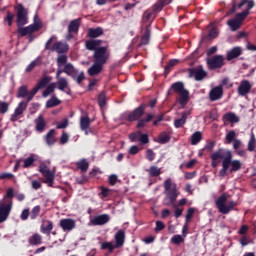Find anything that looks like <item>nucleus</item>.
<instances>
[{
    "label": "nucleus",
    "mask_w": 256,
    "mask_h": 256,
    "mask_svg": "<svg viewBox=\"0 0 256 256\" xmlns=\"http://www.w3.org/2000/svg\"><path fill=\"white\" fill-rule=\"evenodd\" d=\"M210 159L211 167L213 169H217L219 166V159H222V168L219 171V177H226L228 172L237 173V171H241V167H243L241 160H233V153L231 150H225L223 148H219L212 153Z\"/></svg>",
    "instance_id": "1"
},
{
    "label": "nucleus",
    "mask_w": 256,
    "mask_h": 256,
    "mask_svg": "<svg viewBox=\"0 0 256 256\" xmlns=\"http://www.w3.org/2000/svg\"><path fill=\"white\" fill-rule=\"evenodd\" d=\"M145 109H147V104H140L137 108H135L132 112H130L126 118V121H129V123H133L135 121H138L136 128L137 129H143L147 127V123H151V120L153 121V126L157 127L161 121H164L165 115L160 114L158 116H155L153 113L146 114V117L143 118V115H145Z\"/></svg>",
    "instance_id": "2"
},
{
    "label": "nucleus",
    "mask_w": 256,
    "mask_h": 256,
    "mask_svg": "<svg viewBox=\"0 0 256 256\" xmlns=\"http://www.w3.org/2000/svg\"><path fill=\"white\" fill-rule=\"evenodd\" d=\"M94 64L88 69V75L90 77H95L103 71V66L107 63L109 59V53H107V48H99L96 53L93 54Z\"/></svg>",
    "instance_id": "3"
},
{
    "label": "nucleus",
    "mask_w": 256,
    "mask_h": 256,
    "mask_svg": "<svg viewBox=\"0 0 256 256\" xmlns=\"http://www.w3.org/2000/svg\"><path fill=\"white\" fill-rule=\"evenodd\" d=\"M13 197H15V189L8 188L4 196L5 203L0 204V223H5L9 219L13 209Z\"/></svg>",
    "instance_id": "4"
},
{
    "label": "nucleus",
    "mask_w": 256,
    "mask_h": 256,
    "mask_svg": "<svg viewBox=\"0 0 256 256\" xmlns=\"http://www.w3.org/2000/svg\"><path fill=\"white\" fill-rule=\"evenodd\" d=\"M171 91L179 94V104L181 107H185V105L189 103V91L185 89V84H183V82L173 83L167 91V95H171Z\"/></svg>",
    "instance_id": "5"
},
{
    "label": "nucleus",
    "mask_w": 256,
    "mask_h": 256,
    "mask_svg": "<svg viewBox=\"0 0 256 256\" xmlns=\"http://www.w3.org/2000/svg\"><path fill=\"white\" fill-rule=\"evenodd\" d=\"M164 189L166 191L164 205H173V203L177 201V197H179V193H177V184H173L171 178H168L164 181Z\"/></svg>",
    "instance_id": "6"
},
{
    "label": "nucleus",
    "mask_w": 256,
    "mask_h": 256,
    "mask_svg": "<svg viewBox=\"0 0 256 256\" xmlns=\"http://www.w3.org/2000/svg\"><path fill=\"white\" fill-rule=\"evenodd\" d=\"M56 39H57V36L52 35L48 39V41L45 43V50L51 51L52 53L55 52L59 54L67 53V51H69V44L61 41L54 42ZM52 43L53 45L51 46Z\"/></svg>",
    "instance_id": "7"
},
{
    "label": "nucleus",
    "mask_w": 256,
    "mask_h": 256,
    "mask_svg": "<svg viewBox=\"0 0 256 256\" xmlns=\"http://www.w3.org/2000/svg\"><path fill=\"white\" fill-rule=\"evenodd\" d=\"M43 28V23L40 19L35 20L33 24L23 27V26H17V33L20 35V37H27V35H32V33H35L37 31H41Z\"/></svg>",
    "instance_id": "8"
},
{
    "label": "nucleus",
    "mask_w": 256,
    "mask_h": 256,
    "mask_svg": "<svg viewBox=\"0 0 256 256\" xmlns=\"http://www.w3.org/2000/svg\"><path fill=\"white\" fill-rule=\"evenodd\" d=\"M39 172L45 178V183H47L49 187H53V183H55V172L49 169L47 163H40Z\"/></svg>",
    "instance_id": "9"
},
{
    "label": "nucleus",
    "mask_w": 256,
    "mask_h": 256,
    "mask_svg": "<svg viewBox=\"0 0 256 256\" xmlns=\"http://www.w3.org/2000/svg\"><path fill=\"white\" fill-rule=\"evenodd\" d=\"M15 11L17 13V27H23L24 25H27L29 23V18L27 17L29 13L27 12V9H25V6H23V4H18L15 6Z\"/></svg>",
    "instance_id": "10"
},
{
    "label": "nucleus",
    "mask_w": 256,
    "mask_h": 256,
    "mask_svg": "<svg viewBox=\"0 0 256 256\" xmlns=\"http://www.w3.org/2000/svg\"><path fill=\"white\" fill-rule=\"evenodd\" d=\"M189 79H195V81H203L207 77V71L203 68V65L198 67L189 68L187 70Z\"/></svg>",
    "instance_id": "11"
},
{
    "label": "nucleus",
    "mask_w": 256,
    "mask_h": 256,
    "mask_svg": "<svg viewBox=\"0 0 256 256\" xmlns=\"http://www.w3.org/2000/svg\"><path fill=\"white\" fill-rule=\"evenodd\" d=\"M225 65V57L223 55H215L207 59V66L210 71L221 69Z\"/></svg>",
    "instance_id": "12"
},
{
    "label": "nucleus",
    "mask_w": 256,
    "mask_h": 256,
    "mask_svg": "<svg viewBox=\"0 0 256 256\" xmlns=\"http://www.w3.org/2000/svg\"><path fill=\"white\" fill-rule=\"evenodd\" d=\"M16 97L18 99H25V97H26L25 102L29 103L30 101H33V97H35V95L31 96V91H29V88H27V85H22L18 88Z\"/></svg>",
    "instance_id": "13"
},
{
    "label": "nucleus",
    "mask_w": 256,
    "mask_h": 256,
    "mask_svg": "<svg viewBox=\"0 0 256 256\" xmlns=\"http://www.w3.org/2000/svg\"><path fill=\"white\" fill-rule=\"evenodd\" d=\"M110 220H111V217H109L108 214H100V215L94 216L90 220V223L91 225H94V226H102V225H107V223H109Z\"/></svg>",
    "instance_id": "14"
},
{
    "label": "nucleus",
    "mask_w": 256,
    "mask_h": 256,
    "mask_svg": "<svg viewBox=\"0 0 256 256\" xmlns=\"http://www.w3.org/2000/svg\"><path fill=\"white\" fill-rule=\"evenodd\" d=\"M103 43V40H87L85 42V48L88 51H94V53H97V51H99V49L104 48L107 49V47L105 46H100Z\"/></svg>",
    "instance_id": "15"
},
{
    "label": "nucleus",
    "mask_w": 256,
    "mask_h": 256,
    "mask_svg": "<svg viewBox=\"0 0 256 256\" xmlns=\"http://www.w3.org/2000/svg\"><path fill=\"white\" fill-rule=\"evenodd\" d=\"M251 89V82H249V80H242L237 89L238 95L245 97V95H249V93H251Z\"/></svg>",
    "instance_id": "16"
},
{
    "label": "nucleus",
    "mask_w": 256,
    "mask_h": 256,
    "mask_svg": "<svg viewBox=\"0 0 256 256\" xmlns=\"http://www.w3.org/2000/svg\"><path fill=\"white\" fill-rule=\"evenodd\" d=\"M220 99H223V86H216L210 90L209 100L219 101Z\"/></svg>",
    "instance_id": "17"
},
{
    "label": "nucleus",
    "mask_w": 256,
    "mask_h": 256,
    "mask_svg": "<svg viewBox=\"0 0 256 256\" xmlns=\"http://www.w3.org/2000/svg\"><path fill=\"white\" fill-rule=\"evenodd\" d=\"M90 127H91V118H89V116H82L80 118L81 131H84L85 135H89V133H93Z\"/></svg>",
    "instance_id": "18"
},
{
    "label": "nucleus",
    "mask_w": 256,
    "mask_h": 256,
    "mask_svg": "<svg viewBox=\"0 0 256 256\" xmlns=\"http://www.w3.org/2000/svg\"><path fill=\"white\" fill-rule=\"evenodd\" d=\"M51 81V78L49 76H45L42 78L37 85L31 90V96L37 95L39 93L40 89H44V87H47Z\"/></svg>",
    "instance_id": "19"
},
{
    "label": "nucleus",
    "mask_w": 256,
    "mask_h": 256,
    "mask_svg": "<svg viewBox=\"0 0 256 256\" xmlns=\"http://www.w3.org/2000/svg\"><path fill=\"white\" fill-rule=\"evenodd\" d=\"M63 65H67V55H60L57 57V72H56V79H63L61 77V73H65V71H63V69H61V67H63Z\"/></svg>",
    "instance_id": "20"
},
{
    "label": "nucleus",
    "mask_w": 256,
    "mask_h": 256,
    "mask_svg": "<svg viewBox=\"0 0 256 256\" xmlns=\"http://www.w3.org/2000/svg\"><path fill=\"white\" fill-rule=\"evenodd\" d=\"M59 225L63 231H73L75 229V220L71 218L61 219Z\"/></svg>",
    "instance_id": "21"
},
{
    "label": "nucleus",
    "mask_w": 256,
    "mask_h": 256,
    "mask_svg": "<svg viewBox=\"0 0 256 256\" xmlns=\"http://www.w3.org/2000/svg\"><path fill=\"white\" fill-rule=\"evenodd\" d=\"M229 199V194L227 193H223L220 197H218V199L216 200V207L219 211V213L223 214V211L226 207L227 204V200Z\"/></svg>",
    "instance_id": "22"
},
{
    "label": "nucleus",
    "mask_w": 256,
    "mask_h": 256,
    "mask_svg": "<svg viewBox=\"0 0 256 256\" xmlns=\"http://www.w3.org/2000/svg\"><path fill=\"white\" fill-rule=\"evenodd\" d=\"M114 239L116 249H120V247H123V245H125V231L118 230V232L115 234Z\"/></svg>",
    "instance_id": "23"
},
{
    "label": "nucleus",
    "mask_w": 256,
    "mask_h": 256,
    "mask_svg": "<svg viewBox=\"0 0 256 256\" xmlns=\"http://www.w3.org/2000/svg\"><path fill=\"white\" fill-rule=\"evenodd\" d=\"M149 41H151V24H148L145 27V30H144V33L142 34L141 42H140L139 46L149 45Z\"/></svg>",
    "instance_id": "24"
},
{
    "label": "nucleus",
    "mask_w": 256,
    "mask_h": 256,
    "mask_svg": "<svg viewBox=\"0 0 256 256\" xmlns=\"http://www.w3.org/2000/svg\"><path fill=\"white\" fill-rule=\"evenodd\" d=\"M64 65V73L69 77H72V79H75V76L79 74V71H77V69H75V66H73L71 63L66 62V64Z\"/></svg>",
    "instance_id": "25"
},
{
    "label": "nucleus",
    "mask_w": 256,
    "mask_h": 256,
    "mask_svg": "<svg viewBox=\"0 0 256 256\" xmlns=\"http://www.w3.org/2000/svg\"><path fill=\"white\" fill-rule=\"evenodd\" d=\"M34 121L36 123V131H38V133H43V131H45V127H47V122H45L43 115H39Z\"/></svg>",
    "instance_id": "26"
},
{
    "label": "nucleus",
    "mask_w": 256,
    "mask_h": 256,
    "mask_svg": "<svg viewBox=\"0 0 256 256\" xmlns=\"http://www.w3.org/2000/svg\"><path fill=\"white\" fill-rule=\"evenodd\" d=\"M241 53H243L241 47H234L227 52L226 59L227 61H233V59H237V57H240Z\"/></svg>",
    "instance_id": "27"
},
{
    "label": "nucleus",
    "mask_w": 256,
    "mask_h": 256,
    "mask_svg": "<svg viewBox=\"0 0 256 256\" xmlns=\"http://www.w3.org/2000/svg\"><path fill=\"white\" fill-rule=\"evenodd\" d=\"M79 27H81V18L74 19L68 25V32L79 33Z\"/></svg>",
    "instance_id": "28"
},
{
    "label": "nucleus",
    "mask_w": 256,
    "mask_h": 256,
    "mask_svg": "<svg viewBox=\"0 0 256 256\" xmlns=\"http://www.w3.org/2000/svg\"><path fill=\"white\" fill-rule=\"evenodd\" d=\"M103 33H104V31H103V28H101V27L89 28L87 37H89L90 39H97V37H101V35H103Z\"/></svg>",
    "instance_id": "29"
},
{
    "label": "nucleus",
    "mask_w": 256,
    "mask_h": 256,
    "mask_svg": "<svg viewBox=\"0 0 256 256\" xmlns=\"http://www.w3.org/2000/svg\"><path fill=\"white\" fill-rule=\"evenodd\" d=\"M40 231L44 235H51V231H53V222H51V220H45L40 227Z\"/></svg>",
    "instance_id": "30"
},
{
    "label": "nucleus",
    "mask_w": 256,
    "mask_h": 256,
    "mask_svg": "<svg viewBox=\"0 0 256 256\" xmlns=\"http://www.w3.org/2000/svg\"><path fill=\"white\" fill-rule=\"evenodd\" d=\"M190 115L189 111H185L182 113L181 118L174 120V127L176 129H181L185 123H187V116Z\"/></svg>",
    "instance_id": "31"
},
{
    "label": "nucleus",
    "mask_w": 256,
    "mask_h": 256,
    "mask_svg": "<svg viewBox=\"0 0 256 256\" xmlns=\"http://www.w3.org/2000/svg\"><path fill=\"white\" fill-rule=\"evenodd\" d=\"M171 3H173V0H158L153 5V11L155 13H159V12L163 11V7H165V5H169Z\"/></svg>",
    "instance_id": "32"
},
{
    "label": "nucleus",
    "mask_w": 256,
    "mask_h": 256,
    "mask_svg": "<svg viewBox=\"0 0 256 256\" xmlns=\"http://www.w3.org/2000/svg\"><path fill=\"white\" fill-rule=\"evenodd\" d=\"M203 141V134L201 131L194 132L190 137V143L191 145H199Z\"/></svg>",
    "instance_id": "33"
},
{
    "label": "nucleus",
    "mask_w": 256,
    "mask_h": 256,
    "mask_svg": "<svg viewBox=\"0 0 256 256\" xmlns=\"http://www.w3.org/2000/svg\"><path fill=\"white\" fill-rule=\"evenodd\" d=\"M39 156L36 154H31L28 158L24 159V169H29V167H33L35 165V161H37Z\"/></svg>",
    "instance_id": "34"
},
{
    "label": "nucleus",
    "mask_w": 256,
    "mask_h": 256,
    "mask_svg": "<svg viewBox=\"0 0 256 256\" xmlns=\"http://www.w3.org/2000/svg\"><path fill=\"white\" fill-rule=\"evenodd\" d=\"M223 121L228 123H239V117L233 112H228L223 116Z\"/></svg>",
    "instance_id": "35"
},
{
    "label": "nucleus",
    "mask_w": 256,
    "mask_h": 256,
    "mask_svg": "<svg viewBox=\"0 0 256 256\" xmlns=\"http://www.w3.org/2000/svg\"><path fill=\"white\" fill-rule=\"evenodd\" d=\"M247 7L246 11H251L253 7H255V2L253 0H241L240 3L237 5L238 9L243 7Z\"/></svg>",
    "instance_id": "36"
},
{
    "label": "nucleus",
    "mask_w": 256,
    "mask_h": 256,
    "mask_svg": "<svg viewBox=\"0 0 256 256\" xmlns=\"http://www.w3.org/2000/svg\"><path fill=\"white\" fill-rule=\"evenodd\" d=\"M59 105H61V100H59L57 96H52L51 99L46 102V109H52V107Z\"/></svg>",
    "instance_id": "37"
},
{
    "label": "nucleus",
    "mask_w": 256,
    "mask_h": 256,
    "mask_svg": "<svg viewBox=\"0 0 256 256\" xmlns=\"http://www.w3.org/2000/svg\"><path fill=\"white\" fill-rule=\"evenodd\" d=\"M42 241L43 237L38 233H35L28 239L29 245H41Z\"/></svg>",
    "instance_id": "38"
},
{
    "label": "nucleus",
    "mask_w": 256,
    "mask_h": 256,
    "mask_svg": "<svg viewBox=\"0 0 256 256\" xmlns=\"http://www.w3.org/2000/svg\"><path fill=\"white\" fill-rule=\"evenodd\" d=\"M227 25H229V27L231 28V31H237V29L241 27V22L235 16L234 19H230L227 21Z\"/></svg>",
    "instance_id": "39"
},
{
    "label": "nucleus",
    "mask_w": 256,
    "mask_h": 256,
    "mask_svg": "<svg viewBox=\"0 0 256 256\" xmlns=\"http://www.w3.org/2000/svg\"><path fill=\"white\" fill-rule=\"evenodd\" d=\"M76 167L80 169L82 173H87L89 169V162L86 159H82L76 163Z\"/></svg>",
    "instance_id": "40"
},
{
    "label": "nucleus",
    "mask_w": 256,
    "mask_h": 256,
    "mask_svg": "<svg viewBox=\"0 0 256 256\" xmlns=\"http://www.w3.org/2000/svg\"><path fill=\"white\" fill-rule=\"evenodd\" d=\"M28 105H29V102L21 101L18 104V107L14 110V113H16V115H23V112L25 111V109H27Z\"/></svg>",
    "instance_id": "41"
},
{
    "label": "nucleus",
    "mask_w": 256,
    "mask_h": 256,
    "mask_svg": "<svg viewBox=\"0 0 256 256\" xmlns=\"http://www.w3.org/2000/svg\"><path fill=\"white\" fill-rule=\"evenodd\" d=\"M147 173H149V177H159V175H161V168L157 166H150Z\"/></svg>",
    "instance_id": "42"
},
{
    "label": "nucleus",
    "mask_w": 256,
    "mask_h": 256,
    "mask_svg": "<svg viewBox=\"0 0 256 256\" xmlns=\"http://www.w3.org/2000/svg\"><path fill=\"white\" fill-rule=\"evenodd\" d=\"M169 141H171V136L167 132L160 133L158 137V143L165 145V143H169Z\"/></svg>",
    "instance_id": "43"
},
{
    "label": "nucleus",
    "mask_w": 256,
    "mask_h": 256,
    "mask_svg": "<svg viewBox=\"0 0 256 256\" xmlns=\"http://www.w3.org/2000/svg\"><path fill=\"white\" fill-rule=\"evenodd\" d=\"M237 207V202L235 201H230L228 205L224 207V210L222 211V215H229L233 209Z\"/></svg>",
    "instance_id": "44"
},
{
    "label": "nucleus",
    "mask_w": 256,
    "mask_h": 256,
    "mask_svg": "<svg viewBox=\"0 0 256 256\" xmlns=\"http://www.w3.org/2000/svg\"><path fill=\"white\" fill-rule=\"evenodd\" d=\"M97 101H98V105H99V107H101V109H103V107H105V105H107V95L105 94V92H101L98 95Z\"/></svg>",
    "instance_id": "45"
},
{
    "label": "nucleus",
    "mask_w": 256,
    "mask_h": 256,
    "mask_svg": "<svg viewBox=\"0 0 256 256\" xmlns=\"http://www.w3.org/2000/svg\"><path fill=\"white\" fill-rule=\"evenodd\" d=\"M39 213H41V206H34L30 212V219L35 220L39 217Z\"/></svg>",
    "instance_id": "46"
},
{
    "label": "nucleus",
    "mask_w": 256,
    "mask_h": 256,
    "mask_svg": "<svg viewBox=\"0 0 256 256\" xmlns=\"http://www.w3.org/2000/svg\"><path fill=\"white\" fill-rule=\"evenodd\" d=\"M47 145H53L55 143V131L52 129L46 135Z\"/></svg>",
    "instance_id": "47"
},
{
    "label": "nucleus",
    "mask_w": 256,
    "mask_h": 256,
    "mask_svg": "<svg viewBox=\"0 0 256 256\" xmlns=\"http://www.w3.org/2000/svg\"><path fill=\"white\" fill-rule=\"evenodd\" d=\"M101 249L104 251L108 249L109 253H113V251L117 249V247H115V245H113V243L111 242H103L101 244Z\"/></svg>",
    "instance_id": "48"
},
{
    "label": "nucleus",
    "mask_w": 256,
    "mask_h": 256,
    "mask_svg": "<svg viewBox=\"0 0 256 256\" xmlns=\"http://www.w3.org/2000/svg\"><path fill=\"white\" fill-rule=\"evenodd\" d=\"M256 147V139H255V134L250 135V140L248 142V151L253 152L255 151Z\"/></svg>",
    "instance_id": "49"
},
{
    "label": "nucleus",
    "mask_w": 256,
    "mask_h": 256,
    "mask_svg": "<svg viewBox=\"0 0 256 256\" xmlns=\"http://www.w3.org/2000/svg\"><path fill=\"white\" fill-rule=\"evenodd\" d=\"M235 137H237V134L235 133V131L234 130L229 131L226 134V143H227V145L233 143L236 140Z\"/></svg>",
    "instance_id": "50"
},
{
    "label": "nucleus",
    "mask_w": 256,
    "mask_h": 256,
    "mask_svg": "<svg viewBox=\"0 0 256 256\" xmlns=\"http://www.w3.org/2000/svg\"><path fill=\"white\" fill-rule=\"evenodd\" d=\"M68 86H69V83L67 82V79L65 78L58 79V89L60 91H65V89H67Z\"/></svg>",
    "instance_id": "51"
},
{
    "label": "nucleus",
    "mask_w": 256,
    "mask_h": 256,
    "mask_svg": "<svg viewBox=\"0 0 256 256\" xmlns=\"http://www.w3.org/2000/svg\"><path fill=\"white\" fill-rule=\"evenodd\" d=\"M185 241V239L183 238V236L176 234L171 238V243H173L174 245H181V243H183Z\"/></svg>",
    "instance_id": "52"
},
{
    "label": "nucleus",
    "mask_w": 256,
    "mask_h": 256,
    "mask_svg": "<svg viewBox=\"0 0 256 256\" xmlns=\"http://www.w3.org/2000/svg\"><path fill=\"white\" fill-rule=\"evenodd\" d=\"M53 91H55V84L52 83L43 91L42 97H49Z\"/></svg>",
    "instance_id": "53"
},
{
    "label": "nucleus",
    "mask_w": 256,
    "mask_h": 256,
    "mask_svg": "<svg viewBox=\"0 0 256 256\" xmlns=\"http://www.w3.org/2000/svg\"><path fill=\"white\" fill-rule=\"evenodd\" d=\"M249 13V10H244L241 13H237L235 17L242 23V21H245Z\"/></svg>",
    "instance_id": "54"
},
{
    "label": "nucleus",
    "mask_w": 256,
    "mask_h": 256,
    "mask_svg": "<svg viewBox=\"0 0 256 256\" xmlns=\"http://www.w3.org/2000/svg\"><path fill=\"white\" fill-rule=\"evenodd\" d=\"M141 132H132L129 135V139L132 143H135V141H139Z\"/></svg>",
    "instance_id": "55"
},
{
    "label": "nucleus",
    "mask_w": 256,
    "mask_h": 256,
    "mask_svg": "<svg viewBox=\"0 0 256 256\" xmlns=\"http://www.w3.org/2000/svg\"><path fill=\"white\" fill-rule=\"evenodd\" d=\"M39 65V61L34 60L32 61L27 67H26V73H31V71H33V69L36 68V66Z\"/></svg>",
    "instance_id": "56"
},
{
    "label": "nucleus",
    "mask_w": 256,
    "mask_h": 256,
    "mask_svg": "<svg viewBox=\"0 0 256 256\" xmlns=\"http://www.w3.org/2000/svg\"><path fill=\"white\" fill-rule=\"evenodd\" d=\"M139 141L142 145H147V143H149V135L147 134H142L140 132V135H139Z\"/></svg>",
    "instance_id": "57"
},
{
    "label": "nucleus",
    "mask_w": 256,
    "mask_h": 256,
    "mask_svg": "<svg viewBox=\"0 0 256 256\" xmlns=\"http://www.w3.org/2000/svg\"><path fill=\"white\" fill-rule=\"evenodd\" d=\"M217 35H219L217 28H212L208 32V39H217Z\"/></svg>",
    "instance_id": "58"
},
{
    "label": "nucleus",
    "mask_w": 256,
    "mask_h": 256,
    "mask_svg": "<svg viewBox=\"0 0 256 256\" xmlns=\"http://www.w3.org/2000/svg\"><path fill=\"white\" fill-rule=\"evenodd\" d=\"M9 111V104L7 102H0V113L5 114Z\"/></svg>",
    "instance_id": "59"
},
{
    "label": "nucleus",
    "mask_w": 256,
    "mask_h": 256,
    "mask_svg": "<svg viewBox=\"0 0 256 256\" xmlns=\"http://www.w3.org/2000/svg\"><path fill=\"white\" fill-rule=\"evenodd\" d=\"M15 18V15L13 13H11L10 11L7 12V16L5 18V21L8 22L9 27H11V25H13V19Z\"/></svg>",
    "instance_id": "60"
},
{
    "label": "nucleus",
    "mask_w": 256,
    "mask_h": 256,
    "mask_svg": "<svg viewBox=\"0 0 256 256\" xmlns=\"http://www.w3.org/2000/svg\"><path fill=\"white\" fill-rule=\"evenodd\" d=\"M214 147H215V141H209L205 145L204 150L208 151V153H211V151H213Z\"/></svg>",
    "instance_id": "61"
},
{
    "label": "nucleus",
    "mask_w": 256,
    "mask_h": 256,
    "mask_svg": "<svg viewBox=\"0 0 256 256\" xmlns=\"http://www.w3.org/2000/svg\"><path fill=\"white\" fill-rule=\"evenodd\" d=\"M163 229H165V223H163V221L161 220L156 221V227H155L156 233H158V231H163Z\"/></svg>",
    "instance_id": "62"
},
{
    "label": "nucleus",
    "mask_w": 256,
    "mask_h": 256,
    "mask_svg": "<svg viewBox=\"0 0 256 256\" xmlns=\"http://www.w3.org/2000/svg\"><path fill=\"white\" fill-rule=\"evenodd\" d=\"M146 157L148 159V161H154L155 160V152H153V150L148 149L146 151Z\"/></svg>",
    "instance_id": "63"
},
{
    "label": "nucleus",
    "mask_w": 256,
    "mask_h": 256,
    "mask_svg": "<svg viewBox=\"0 0 256 256\" xmlns=\"http://www.w3.org/2000/svg\"><path fill=\"white\" fill-rule=\"evenodd\" d=\"M140 149H139V146L137 145H134V146H131L128 153L129 155H137V153H139Z\"/></svg>",
    "instance_id": "64"
}]
</instances>
